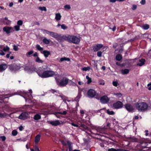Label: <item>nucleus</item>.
Instances as JSON below:
<instances>
[{"label":"nucleus","mask_w":151,"mask_h":151,"mask_svg":"<svg viewBox=\"0 0 151 151\" xmlns=\"http://www.w3.org/2000/svg\"><path fill=\"white\" fill-rule=\"evenodd\" d=\"M37 72L38 76L42 78H46L52 77L56 75L57 72L52 70H46L44 71L41 68H40L37 70Z\"/></svg>","instance_id":"obj_1"},{"label":"nucleus","mask_w":151,"mask_h":151,"mask_svg":"<svg viewBox=\"0 0 151 151\" xmlns=\"http://www.w3.org/2000/svg\"><path fill=\"white\" fill-rule=\"evenodd\" d=\"M135 106L139 111H145L147 110L148 108L147 104L145 102L138 101L135 104Z\"/></svg>","instance_id":"obj_2"},{"label":"nucleus","mask_w":151,"mask_h":151,"mask_svg":"<svg viewBox=\"0 0 151 151\" xmlns=\"http://www.w3.org/2000/svg\"><path fill=\"white\" fill-rule=\"evenodd\" d=\"M63 37L65 40L75 44H78L80 40V38L73 35H66L64 36Z\"/></svg>","instance_id":"obj_3"},{"label":"nucleus","mask_w":151,"mask_h":151,"mask_svg":"<svg viewBox=\"0 0 151 151\" xmlns=\"http://www.w3.org/2000/svg\"><path fill=\"white\" fill-rule=\"evenodd\" d=\"M69 80L66 77H64L59 82V84L61 86H65L67 85Z\"/></svg>","instance_id":"obj_4"},{"label":"nucleus","mask_w":151,"mask_h":151,"mask_svg":"<svg viewBox=\"0 0 151 151\" xmlns=\"http://www.w3.org/2000/svg\"><path fill=\"white\" fill-rule=\"evenodd\" d=\"M123 104L122 102L118 101L113 105V107L115 109H119L122 108Z\"/></svg>","instance_id":"obj_5"},{"label":"nucleus","mask_w":151,"mask_h":151,"mask_svg":"<svg viewBox=\"0 0 151 151\" xmlns=\"http://www.w3.org/2000/svg\"><path fill=\"white\" fill-rule=\"evenodd\" d=\"M9 68L11 71L13 72H15L20 69V66L14 64L10 65Z\"/></svg>","instance_id":"obj_6"},{"label":"nucleus","mask_w":151,"mask_h":151,"mask_svg":"<svg viewBox=\"0 0 151 151\" xmlns=\"http://www.w3.org/2000/svg\"><path fill=\"white\" fill-rule=\"evenodd\" d=\"M3 31L7 34H9L13 30V28L12 27L5 26L3 29Z\"/></svg>","instance_id":"obj_7"},{"label":"nucleus","mask_w":151,"mask_h":151,"mask_svg":"<svg viewBox=\"0 0 151 151\" xmlns=\"http://www.w3.org/2000/svg\"><path fill=\"white\" fill-rule=\"evenodd\" d=\"M124 106L126 109L129 111H134V108L133 106L129 104H125Z\"/></svg>","instance_id":"obj_8"},{"label":"nucleus","mask_w":151,"mask_h":151,"mask_svg":"<svg viewBox=\"0 0 151 151\" xmlns=\"http://www.w3.org/2000/svg\"><path fill=\"white\" fill-rule=\"evenodd\" d=\"M88 96L91 97H94L96 95V92L93 89H91L87 92Z\"/></svg>","instance_id":"obj_9"},{"label":"nucleus","mask_w":151,"mask_h":151,"mask_svg":"<svg viewBox=\"0 0 151 151\" xmlns=\"http://www.w3.org/2000/svg\"><path fill=\"white\" fill-rule=\"evenodd\" d=\"M103 45L101 44H95L93 46V49L94 51H97L102 47Z\"/></svg>","instance_id":"obj_10"},{"label":"nucleus","mask_w":151,"mask_h":151,"mask_svg":"<svg viewBox=\"0 0 151 151\" xmlns=\"http://www.w3.org/2000/svg\"><path fill=\"white\" fill-rule=\"evenodd\" d=\"M49 122L50 124L53 126H57L61 124L62 122L61 121L57 120L50 121Z\"/></svg>","instance_id":"obj_11"},{"label":"nucleus","mask_w":151,"mask_h":151,"mask_svg":"<svg viewBox=\"0 0 151 151\" xmlns=\"http://www.w3.org/2000/svg\"><path fill=\"white\" fill-rule=\"evenodd\" d=\"M28 115L27 113L23 112L19 115L18 118L20 119L25 120L27 118Z\"/></svg>","instance_id":"obj_12"},{"label":"nucleus","mask_w":151,"mask_h":151,"mask_svg":"<svg viewBox=\"0 0 151 151\" xmlns=\"http://www.w3.org/2000/svg\"><path fill=\"white\" fill-rule=\"evenodd\" d=\"M109 99L106 96H103L100 99V101L103 104L107 103L109 101Z\"/></svg>","instance_id":"obj_13"},{"label":"nucleus","mask_w":151,"mask_h":151,"mask_svg":"<svg viewBox=\"0 0 151 151\" xmlns=\"http://www.w3.org/2000/svg\"><path fill=\"white\" fill-rule=\"evenodd\" d=\"M29 93H30V94L29 95H28V94L27 93H26L24 91H23L22 92V93L23 94L25 95H24L25 97H24L25 99L27 98V96L28 98L29 99L31 100L32 99V95L31 94L32 93V91L31 90H29Z\"/></svg>","instance_id":"obj_14"},{"label":"nucleus","mask_w":151,"mask_h":151,"mask_svg":"<svg viewBox=\"0 0 151 151\" xmlns=\"http://www.w3.org/2000/svg\"><path fill=\"white\" fill-rule=\"evenodd\" d=\"M101 112L104 111L109 115H114V112L112 111H110L109 109H106L104 108L101 109Z\"/></svg>","instance_id":"obj_15"},{"label":"nucleus","mask_w":151,"mask_h":151,"mask_svg":"<svg viewBox=\"0 0 151 151\" xmlns=\"http://www.w3.org/2000/svg\"><path fill=\"white\" fill-rule=\"evenodd\" d=\"M0 49L2 50H3V51L5 52L9 51L10 50L9 47L8 46H6V47H5L2 45H0Z\"/></svg>","instance_id":"obj_16"},{"label":"nucleus","mask_w":151,"mask_h":151,"mask_svg":"<svg viewBox=\"0 0 151 151\" xmlns=\"http://www.w3.org/2000/svg\"><path fill=\"white\" fill-rule=\"evenodd\" d=\"M7 68L6 65L5 64L0 65V72L4 71Z\"/></svg>","instance_id":"obj_17"},{"label":"nucleus","mask_w":151,"mask_h":151,"mask_svg":"<svg viewBox=\"0 0 151 151\" xmlns=\"http://www.w3.org/2000/svg\"><path fill=\"white\" fill-rule=\"evenodd\" d=\"M55 19L56 20L58 21L61 19L62 16L60 13H55Z\"/></svg>","instance_id":"obj_18"},{"label":"nucleus","mask_w":151,"mask_h":151,"mask_svg":"<svg viewBox=\"0 0 151 151\" xmlns=\"http://www.w3.org/2000/svg\"><path fill=\"white\" fill-rule=\"evenodd\" d=\"M41 53L43 54L44 55V56L46 58L50 54V52L49 51L45 50L43 51L42 52H41Z\"/></svg>","instance_id":"obj_19"},{"label":"nucleus","mask_w":151,"mask_h":151,"mask_svg":"<svg viewBox=\"0 0 151 151\" xmlns=\"http://www.w3.org/2000/svg\"><path fill=\"white\" fill-rule=\"evenodd\" d=\"M145 61V59H142L139 60V62L137 64V65L140 66H142L144 65Z\"/></svg>","instance_id":"obj_20"},{"label":"nucleus","mask_w":151,"mask_h":151,"mask_svg":"<svg viewBox=\"0 0 151 151\" xmlns=\"http://www.w3.org/2000/svg\"><path fill=\"white\" fill-rule=\"evenodd\" d=\"M48 35L55 38H56L58 37V35L57 33L52 32L50 31Z\"/></svg>","instance_id":"obj_21"},{"label":"nucleus","mask_w":151,"mask_h":151,"mask_svg":"<svg viewBox=\"0 0 151 151\" xmlns=\"http://www.w3.org/2000/svg\"><path fill=\"white\" fill-rule=\"evenodd\" d=\"M41 136L40 135H37L35 138V142L36 144L40 140Z\"/></svg>","instance_id":"obj_22"},{"label":"nucleus","mask_w":151,"mask_h":151,"mask_svg":"<svg viewBox=\"0 0 151 151\" xmlns=\"http://www.w3.org/2000/svg\"><path fill=\"white\" fill-rule=\"evenodd\" d=\"M11 21L8 19V18L5 17L4 19V23L6 25H8L10 24L11 23Z\"/></svg>","instance_id":"obj_23"},{"label":"nucleus","mask_w":151,"mask_h":151,"mask_svg":"<svg viewBox=\"0 0 151 151\" xmlns=\"http://www.w3.org/2000/svg\"><path fill=\"white\" fill-rule=\"evenodd\" d=\"M51 41V40L50 39H48L46 37H44L43 38L42 41L43 42L46 44H49Z\"/></svg>","instance_id":"obj_24"},{"label":"nucleus","mask_w":151,"mask_h":151,"mask_svg":"<svg viewBox=\"0 0 151 151\" xmlns=\"http://www.w3.org/2000/svg\"><path fill=\"white\" fill-rule=\"evenodd\" d=\"M129 71V70L128 69H122L121 70V73L122 74H128Z\"/></svg>","instance_id":"obj_25"},{"label":"nucleus","mask_w":151,"mask_h":151,"mask_svg":"<svg viewBox=\"0 0 151 151\" xmlns=\"http://www.w3.org/2000/svg\"><path fill=\"white\" fill-rule=\"evenodd\" d=\"M41 118V116L39 114H37L35 115L34 117V119L35 120H38L40 119Z\"/></svg>","instance_id":"obj_26"},{"label":"nucleus","mask_w":151,"mask_h":151,"mask_svg":"<svg viewBox=\"0 0 151 151\" xmlns=\"http://www.w3.org/2000/svg\"><path fill=\"white\" fill-rule=\"evenodd\" d=\"M70 59L68 58H66L65 57H64L63 58H61L60 59V62H62L64 61H70Z\"/></svg>","instance_id":"obj_27"},{"label":"nucleus","mask_w":151,"mask_h":151,"mask_svg":"<svg viewBox=\"0 0 151 151\" xmlns=\"http://www.w3.org/2000/svg\"><path fill=\"white\" fill-rule=\"evenodd\" d=\"M36 48L39 51H40L41 52H42L43 50V48L41 47L40 45H36Z\"/></svg>","instance_id":"obj_28"},{"label":"nucleus","mask_w":151,"mask_h":151,"mask_svg":"<svg viewBox=\"0 0 151 151\" xmlns=\"http://www.w3.org/2000/svg\"><path fill=\"white\" fill-rule=\"evenodd\" d=\"M58 73H57V75H55L56 76H55V78L56 80V82L57 83H59L60 81V76L59 75H57Z\"/></svg>","instance_id":"obj_29"},{"label":"nucleus","mask_w":151,"mask_h":151,"mask_svg":"<svg viewBox=\"0 0 151 151\" xmlns=\"http://www.w3.org/2000/svg\"><path fill=\"white\" fill-rule=\"evenodd\" d=\"M38 9L42 11L46 12L47 10L46 7L45 6H39L38 7Z\"/></svg>","instance_id":"obj_30"},{"label":"nucleus","mask_w":151,"mask_h":151,"mask_svg":"<svg viewBox=\"0 0 151 151\" xmlns=\"http://www.w3.org/2000/svg\"><path fill=\"white\" fill-rule=\"evenodd\" d=\"M122 58V55L120 54H118L116 55V59L118 61H120Z\"/></svg>","instance_id":"obj_31"},{"label":"nucleus","mask_w":151,"mask_h":151,"mask_svg":"<svg viewBox=\"0 0 151 151\" xmlns=\"http://www.w3.org/2000/svg\"><path fill=\"white\" fill-rule=\"evenodd\" d=\"M90 67L89 66H87V67H85L82 69L83 71H89L90 69Z\"/></svg>","instance_id":"obj_32"},{"label":"nucleus","mask_w":151,"mask_h":151,"mask_svg":"<svg viewBox=\"0 0 151 151\" xmlns=\"http://www.w3.org/2000/svg\"><path fill=\"white\" fill-rule=\"evenodd\" d=\"M114 95L116 96V97L118 98L121 97L122 96V94L120 93H114Z\"/></svg>","instance_id":"obj_33"},{"label":"nucleus","mask_w":151,"mask_h":151,"mask_svg":"<svg viewBox=\"0 0 151 151\" xmlns=\"http://www.w3.org/2000/svg\"><path fill=\"white\" fill-rule=\"evenodd\" d=\"M24 69L25 71H27L28 72H31L32 71L31 68H29L28 66H25Z\"/></svg>","instance_id":"obj_34"},{"label":"nucleus","mask_w":151,"mask_h":151,"mask_svg":"<svg viewBox=\"0 0 151 151\" xmlns=\"http://www.w3.org/2000/svg\"><path fill=\"white\" fill-rule=\"evenodd\" d=\"M86 78L87 80V83L89 84L92 82L91 79L88 76H86Z\"/></svg>","instance_id":"obj_35"},{"label":"nucleus","mask_w":151,"mask_h":151,"mask_svg":"<svg viewBox=\"0 0 151 151\" xmlns=\"http://www.w3.org/2000/svg\"><path fill=\"white\" fill-rule=\"evenodd\" d=\"M142 28L145 30H147L149 28V25L147 24H145L142 26Z\"/></svg>","instance_id":"obj_36"},{"label":"nucleus","mask_w":151,"mask_h":151,"mask_svg":"<svg viewBox=\"0 0 151 151\" xmlns=\"http://www.w3.org/2000/svg\"><path fill=\"white\" fill-rule=\"evenodd\" d=\"M23 23V22L22 20H20L17 21V25L19 26H22Z\"/></svg>","instance_id":"obj_37"},{"label":"nucleus","mask_w":151,"mask_h":151,"mask_svg":"<svg viewBox=\"0 0 151 151\" xmlns=\"http://www.w3.org/2000/svg\"><path fill=\"white\" fill-rule=\"evenodd\" d=\"M128 138L132 142H136L137 141V139L134 137H129Z\"/></svg>","instance_id":"obj_38"},{"label":"nucleus","mask_w":151,"mask_h":151,"mask_svg":"<svg viewBox=\"0 0 151 151\" xmlns=\"http://www.w3.org/2000/svg\"><path fill=\"white\" fill-rule=\"evenodd\" d=\"M64 8L66 10H69L71 9V7L69 5L67 4L64 6Z\"/></svg>","instance_id":"obj_39"},{"label":"nucleus","mask_w":151,"mask_h":151,"mask_svg":"<svg viewBox=\"0 0 151 151\" xmlns=\"http://www.w3.org/2000/svg\"><path fill=\"white\" fill-rule=\"evenodd\" d=\"M68 144L69 147V151H70L71 150V143L69 141H67V144Z\"/></svg>","instance_id":"obj_40"},{"label":"nucleus","mask_w":151,"mask_h":151,"mask_svg":"<svg viewBox=\"0 0 151 151\" xmlns=\"http://www.w3.org/2000/svg\"><path fill=\"white\" fill-rule=\"evenodd\" d=\"M14 28L16 31H19L20 30V26L18 25H15L14 27Z\"/></svg>","instance_id":"obj_41"},{"label":"nucleus","mask_w":151,"mask_h":151,"mask_svg":"<svg viewBox=\"0 0 151 151\" xmlns=\"http://www.w3.org/2000/svg\"><path fill=\"white\" fill-rule=\"evenodd\" d=\"M33 51H31L29 52L26 54V55L27 57H29L30 55L33 54Z\"/></svg>","instance_id":"obj_42"},{"label":"nucleus","mask_w":151,"mask_h":151,"mask_svg":"<svg viewBox=\"0 0 151 151\" xmlns=\"http://www.w3.org/2000/svg\"><path fill=\"white\" fill-rule=\"evenodd\" d=\"M35 61L36 62L39 63H42L43 62V61L40 60L38 57H37L36 58Z\"/></svg>","instance_id":"obj_43"},{"label":"nucleus","mask_w":151,"mask_h":151,"mask_svg":"<svg viewBox=\"0 0 151 151\" xmlns=\"http://www.w3.org/2000/svg\"><path fill=\"white\" fill-rule=\"evenodd\" d=\"M81 97V94H78V95L76 96L75 99V101H78L79 99Z\"/></svg>","instance_id":"obj_44"},{"label":"nucleus","mask_w":151,"mask_h":151,"mask_svg":"<svg viewBox=\"0 0 151 151\" xmlns=\"http://www.w3.org/2000/svg\"><path fill=\"white\" fill-rule=\"evenodd\" d=\"M119 149H115L114 148H111L108 149V151H119Z\"/></svg>","instance_id":"obj_45"},{"label":"nucleus","mask_w":151,"mask_h":151,"mask_svg":"<svg viewBox=\"0 0 151 151\" xmlns=\"http://www.w3.org/2000/svg\"><path fill=\"white\" fill-rule=\"evenodd\" d=\"M113 85L114 86L116 87L119 85V83L117 81H114L112 83Z\"/></svg>","instance_id":"obj_46"},{"label":"nucleus","mask_w":151,"mask_h":151,"mask_svg":"<svg viewBox=\"0 0 151 151\" xmlns=\"http://www.w3.org/2000/svg\"><path fill=\"white\" fill-rule=\"evenodd\" d=\"M17 134V132L16 130H13L12 132V134L13 136H15Z\"/></svg>","instance_id":"obj_47"},{"label":"nucleus","mask_w":151,"mask_h":151,"mask_svg":"<svg viewBox=\"0 0 151 151\" xmlns=\"http://www.w3.org/2000/svg\"><path fill=\"white\" fill-rule=\"evenodd\" d=\"M41 31L43 32V33H46L48 35L50 32L49 31L43 29H41Z\"/></svg>","instance_id":"obj_48"},{"label":"nucleus","mask_w":151,"mask_h":151,"mask_svg":"<svg viewBox=\"0 0 151 151\" xmlns=\"http://www.w3.org/2000/svg\"><path fill=\"white\" fill-rule=\"evenodd\" d=\"M80 113L81 114V116L82 118L83 116V114L85 113V112L83 110H80Z\"/></svg>","instance_id":"obj_49"},{"label":"nucleus","mask_w":151,"mask_h":151,"mask_svg":"<svg viewBox=\"0 0 151 151\" xmlns=\"http://www.w3.org/2000/svg\"><path fill=\"white\" fill-rule=\"evenodd\" d=\"M61 28L64 30L67 29V27L64 24L61 25Z\"/></svg>","instance_id":"obj_50"},{"label":"nucleus","mask_w":151,"mask_h":151,"mask_svg":"<svg viewBox=\"0 0 151 151\" xmlns=\"http://www.w3.org/2000/svg\"><path fill=\"white\" fill-rule=\"evenodd\" d=\"M3 51L2 49H0V55L3 56L5 55V53Z\"/></svg>","instance_id":"obj_51"},{"label":"nucleus","mask_w":151,"mask_h":151,"mask_svg":"<svg viewBox=\"0 0 151 151\" xmlns=\"http://www.w3.org/2000/svg\"><path fill=\"white\" fill-rule=\"evenodd\" d=\"M137 8V6L135 4L132 5V9L133 10H135Z\"/></svg>","instance_id":"obj_52"},{"label":"nucleus","mask_w":151,"mask_h":151,"mask_svg":"<svg viewBox=\"0 0 151 151\" xmlns=\"http://www.w3.org/2000/svg\"><path fill=\"white\" fill-rule=\"evenodd\" d=\"M147 88L149 90H151V83H149L147 85Z\"/></svg>","instance_id":"obj_53"},{"label":"nucleus","mask_w":151,"mask_h":151,"mask_svg":"<svg viewBox=\"0 0 151 151\" xmlns=\"http://www.w3.org/2000/svg\"><path fill=\"white\" fill-rule=\"evenodd\" d=\"M26 140V138H23V139H17V141H23L25 142Z\"/></svg>","instance_id":"obj_54"},{"label":"nucleus","mask_w":151,"mask_h":151,"mask_svg":"<svg viewBox=\"0 0 151 151\" xmlns=\"http://www.w3.org/2000/svg\"><path fill=\"white\" fill-rule=\"evenodd\" d=\"M59 112H55L54 113V114L58 118H60V117L59 115V114H60Z\"/></svg>","instance_id":"obj_55"},{"label":"nucleus","mask_w":151,"mask_h":151,"mask_svg":"<svg viewBox=\"0 0 151 151\" xmlns=\"http://www.w3.org/2000/svg\"><path fill=\"white\" fill-rule=\"evenodd\" d=\"M102 53L101 51H98L97 53V55L99 57L101 56Z\"/></svg>","instance_id":"obj_56"},{"label":"nucleus","mask_w":151,"mask_h":151,"mask_svg":"<svg viewBox=\"0 0 151 151\" xmlns=\"http://www.w3.org/2000/svg\"><path fill=\"white\" fill-rule=\"evenodd\" d=\"M140 3L142 5H144L146 3L145 0H141L140 2Z\"/></svg>","instance_id":"obj_57"},{"label":"nucleus","mask_w":151,"mask_h":151,"mask_svg":"<svg viewBox=\"0 0 151 151\" xmlns=\"http://www.w3.org/2000/svg\"><path fill=\"white\" fill-rule=\"evenodd\" d=\"M60 114L62 115H65L67 114V112L66 111H64L63 112H59Z\"/></svg>","instance_id":"obj_58"},{"label":"nucleus","mask_w":151,"mask_h":151,"mask_svg":"<svg viewBox=\"0 0 151 151\" xmlns=\"http://www.w3.org/2000/svg\"><path fill=\"white\" fill-rule=\"evenodd\" d=\"M13 47H14L13 49L14 50L17 51L18 50V48L17 46H15V45H14L13 46Z\"/></svg>","instance_id":"obj_59"},{"label":"nucleus","mask_w":151,"mask_h":151,"mask_svg":"<svg viewBox=\"0 0 151 151\" xmlns=\"http://www.w3.org/2000/svg\"><path fill=\"white\" fill-rule=\"evenodd\" d=\"M1 138L2 141H4L6 140V137L5 136H3L1 137Z\"/></svg>","instance_id":"obj_60"},{"label":"nucleus","mask_w":151,"mask_h":151,"mask_svg":"<svg viewBox=\"0 0 151 151\" xmlns=\"http://www.w3.org/2000/svg\"><path fill=\"white\" fill-rule=\"evenodd\" d=\"M6 55V57L7 58L9 57V55L11 54V52H9Z\"/></svg>","instance_id":"obj_61"},{"label":"nucleus","mask_w":151,"mask_h":151,"mask_svg":"<svg viewBox=\"0 0 151 151\" xmlns=\"http://www.w3.org/2000/svg\"><path fill=\"white\" fill-rule=\"evenodd\" d=\"M62 144L63 145H67V142L64 141H61Z\"/></svg>","instance_id":"obj_62"},{"label":"nucleus","mask_w":151,"mask_h":151,"mask_svg":"<svg viewBox=\"0 0 151 151\" xmlns=\"http://www.w3.org/2000/svg\"><path fill=\"white\" fill-rule=\"evenodd\" d=\"M35 149L36 151H40L39 148L37 146L35 147Z\"/></svg>","instance_id":"obj_63"},{"label":"nucleus","mask_w":151,"mask_h":151,"mask_svg":"<svg viewBox=\"0 0 151 151\" xmlns=\"http://www.w3.org/2000/svg\"><path fill=\"white\" fill-rule=\"evenodd\" d=\"M119 151H129L128 150H127L119 149Z\"/></svg>","instance_id":"obj_64"}]
</instances>
